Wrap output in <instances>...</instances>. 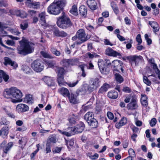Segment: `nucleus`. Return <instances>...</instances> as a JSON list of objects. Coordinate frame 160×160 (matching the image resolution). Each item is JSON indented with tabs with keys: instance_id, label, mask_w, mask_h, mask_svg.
<instances>
[{
	"instance_id": "obj_1",
	"label": "nucleus",
	"mask_w": 160,
	"mask_h": 160,
	"mask_svg": "<svg viewBox=\"0 0 160 160\" xmlns=\"http://www.w3.org/2000/svg\"><path fill=\"white\" fill-rule=\"evenodd\" d=\"M20 46L17 48L18 54L24 56L32 53L34 48V44L28 40L23 38L19 41Z\"/></svg>"
},
{
	"instance_id": "obj_2",
	"label": "nucleus",
	"mask_w": 160,
	"mask_h": 160,
	"mask_svg": "<svg viewBox=\"0 0 160 160\" xmlns=\"http://www.w3.org/2000/svg\"><path fill=\"white\" fill-rule=\"evenodd\" d=\"M67 3L66 0H54L48 7L47 12L51 14L59 15Z\"/></svg>"
},
{
	"instance_id": "obj_3",
	"label": "nucleus",
	"mask_w": 160,
	"mask_h": 160,
	"mask_svg": "<svg viewBox=\"0 0 160 160\" xmlns=\"http://www.w3.org/2000/svg\"><path fill=\"white\" fill-rule=\"evenodd\" d=\"M3 95L7 98L12 97L17 99H20L22 96L21 91L15 87H12L9 89H6L3 92Z\"/></svg>"
},
{
	"instance_id": "obj_4",
	"label": "nucleus",
	"mask_w": 160,
	"mask_h": 160,
	"mask_svg": "<svg viewBox=\"0 0 160 160\" xmlns=\"http://www.w3.org/2000/svg\"><path fill=\"white\" fill-rule=\"evenodd\" d=\"M57 23L59 27L63 29H66L72 25L70 19L64 12L62 13L61 16L57 18Z\"/></svg>"
},
{
	"instance_id": "obj_5",
	"label": "nucleus",
	"mask_w": 160,
	"mask_h": 160,
	"mask_svg": "<svg viewBox=\"0 0 160 160\" xmlns=\"http://www.w3.org/2000/svg\"><path fill=\"white\" fill-rule=\"evenodd\" d=\"M31 66L32 68L37 72H40L42 71L44 66L42 64V62L39 60H36L31 63Z\"/></svg>"
},
{
	"instance_id": "obj_6",
	"label": "nucleus",
	"mask_w": 160,
	"mask_h": 160,
	"mask_svg": "<svg viewBox=\"0 0 160 160\" xmlns=\"http://www.w3.org/2000/svg\"><path fill=\"white\" fill-rule=\"evenodd\" d=\"M79 59L77 58L64 59L62 60L63 66L67 68L71 66L77 65L79 63Z\"/></svg>"
},
{
	"instance_id": "obj_7",
	"label": "nucleus",
	"mask_w": 160,
	"mask_h": 160,
	"mask_svg": "<svg viewBox=\"0 0 160 160\" xmlns=\"http://www.w3.org/2000/svg\"><path fill=\"white\" fill-rule=\"evenodd\" d=\"M123 63L122 61L118 60H115L112 62V67L114 71L119 72L121 70L122 72H123L124 70L122 68Z\"/></svg>"
},
{
	"instance_id": "obj_8",
	"label": "nucleus",
	"mask_w": 160,
	"mask_h": 160,
	"mask_svg": "<svg viewBox=\"0 0 160 160\" xmlns=\"http://www.w3.org/2000/svg\"><path fill=\"white\" fill-rule=\"evenodd\" d=\"M98 65L101 72L103 74H107L109 73V68L101 59L99 60Z\"/></svg>"
},
{
	"instance_id": "obj_9",
	"label": "nucleus",
	"mask_w": 160,
	"mask_h": 160,
	"mask_svg": "<svg viewBox=\"0 0 160 160\" xmlns=\"http://www.w3.org/2000/svg\"><path fill=\"white\" fill-rule=\"evenodd\" d=\"M85 128V125L84 123L82 122H80L79 124L76 125L74 127L70 128L71 131L74 133L77 134L81 133L83 131Z\"/></svg>"
},
{
	"instance_id": "obj_10",
	"label": "nucleus",
	"mask_w": 160,
	"mask_h": 160,
	"mask_svg": "<svg viewBox=\"0 0 160 160\" xmlns=\"http://www.w3.org/2000/svg\"><path fill=\"white\" fill-rule=\"evenodd\" d=\"M77 35L78 36V39L81 41V42H83L87 41L88 38L85 33V31L82 29H80L77 32Z\"/></svg>"
},
{
	"instance_id": "obj_11",
	"label": "nucleus",
	"mask_w": 160,
	"mask_h": 160,
	"mask_svg": "<svg viewBox=\"0 0 160 160\" xmlns=\"http://www.w3.org/2000/svg\"><path fill=\"white\" fill-rule=\"evenodd\" d=\"M105 53L106 55L110 56L116 57L117 56L121 57V54L110 48H107L105 51Z\"/></svg>"
},
{
	"instance_id": "obj_12",
	"label": "nucleus",
	"mask_w": 160,
	"mask_h": 160,
	"mask_svg": "<svg viewBox=\"0 0 160 160\" xmlns=\"http://www.w3.org/2000/svg\"><path fill=\"white\" fill-rule=\"evenodd\" d=\"M53 34L56 37L63 38L67 36V33L63 31H60L57 28H54Z\"/></svg>"
},
{
	"instance_id": "obj_13",
	"label": "nucleus",
	"mask_w": 160,
	"mask_h": 160,
	"mask_svg": "<svg viewBox=\"0 0 160 160\" xmlns=\"http://www.w3.org/2000/svg\"><path fill=\"white\" fill-rule=\"evenodd\" d=\"M46 16L45 12H42L38 14V17L39 19V21L42 26H45L47 25L46 20Z\"/></svg>"
},
{
	"instance_id": "obj_14",
	"label": "nucleus",
	"mask_w": 160,
	"mask_h": 160,
	"mask_svg": "<svg viewBox=\"0 0 160 160\" xmlns=\"http://www.w3.org/2000/svg\"><path fill=\"white\" fill-rule=\"evenodd\" d=\"M28 109L29 107L27 105L22 103L18 104L16 107V110L18 112H25Z\"/></svg>"
},
{
	"instance_id": "obj_15",
	"label": "nucleus",
	"mask_w": 160,
	"mask_h": 160,
	"mask_svg": "<svg viewBox=\"0 0 160 160\" xmlns=\"http://www.w3.org/2000/svg\"><path fill=\"white\" fill-rule=\"evenodd\" d=\"M98 83V79H96L92 84L85 86L87 90L90 92H92L97 87Z\"/></svg>"
},
{
	"instance_id": "obj_16",
	"label": "nucleus",
	"mask_w": 160,
	"mask_h": 160,
	"mask_svg": "<svg viewBox=\"0 0 160 160\" xmlns=\"http://www.w3.org/2000/svg\"><path fill=\"white\" fill-rule=\"evenodd\" d=\"M79 119V115L77 114H72L68 119L71 125H72L76 123V121Z\"/></svg>"
},
{
	"instance_id": "obj_17",
	"label": "nucleus",
	"mask_w": 160,
	"mask_h": 160,
	"mask_svg": "<svg viewBox=\"0 0 160 160\" xmlns=\"http://www.w3.org/2000/svg\"><path fill=\"white\" fill-rule=\"evenodd\" d=\"M31 2V0H26V3H28L31 7L34 9H38L40 8V3L39 2Z\"/></svg>"
},
{
	"instance_id": "obj_18",
	"label": "nucleus",
	"mask_w": 160,
	"mask_h": 160,
	"mask_svg": "<svg viewBox=\"0 0 160 160\" xmlns=\"http://www.w3.org/2000/svg\"><path fill=\"white\" fill-rule=\"evenodd\" d=\"M4 64L7 66L8 65H10L13 67V68L16 69L18 66V64L14 61H12L9 58L6 57L5 58Z\"/></svg>"
},
{
	"instance_id": "obj_19",
	"label": "nucleus",
	"mask_w": 160,
	"mask_h": 160,
	"mask_svg": "<svg viewBox=\"0 0 160 160\" xmlns=\"http://www.w3.org/2000/svg\"><path fill=\"white\" fill-rule=\"evenodd\" d=\"M9 78V76L3 70H0V82L2 81L3 79L5 82H7Z\"/></svg>"
},
{
	"instance_id": "obj_20",
	"label": "nucleus",
	"mask_w": 160,
	"mask_h": 160,
	"mask_svg": "<svg viewBox=\"0 0 160 160\" xmlns=\"http://www.w3.org/2000/svg\"><path fill=\"white\" fill-rule=\"evenodd\" d=\"M127 122V118L125 117L122 118L119 122L115 124L116 127L119 128L125 125Z\"/></svg>"
},
{
	"instance_id": "obj_21",
	"label": "nucleus",
	"mask_w": 160,
	"mask_h": 160,
	"mask_svg": "<svg viewBox=\"0 0 160 160\" xmlns=\"http://www.w3.org/2000/svg\"><path fill=\"white\" fill-rule=\"evenodd\" d=\"M43 80L48 86H53L54 85V82L52 78L50 77L44 76L43 78Z\"/></svg>"
},
{
	"instance_id": "obj_22",
	"label": "nucleus",
	"mask_w": 160,
	"mask_h": 160,
	"mask_svg": "<svg viewBox=\"0 0 160 160\" xmlns=\"http://www.w3.org/2000/svg\"><path fill=\"white\" fill-rule=\"evenodd\" d=\"M87 2L88 6L91 10L96 9L97 3L94 0H87Z\"/></svg>"
},
{
	"instance_id": "obj_23",
	"label": "nucleus",
	"mask_w": 160,
	"mask_h": 160,
	"mask_svg": "<svg viewBox=\"0 0 160 160\" xmlns=\"http://www.w3.org/2000/svg\"><path fill=\"white\" fill-rule=\"evenodd\" d=\"M84 119L88 123V122H89L93 119H94V115L92 113L88 112L84 116Z\"/></svg>"
},
{
	"instance_id": "obj_24",
	"label": "nucleus",
	"mask_w": 160,
	"mask_h": 160,
	"mask_svg": "<svg viewBox=\"0 0 160 160\" xmlns=\"http://www.w3.org/2000/svg\"><path fill=\"white\" fill-rule=\"evenodd\" d=\"M77 96L76 95L71 93V95L68 97L70 102L72 103L76 104L78 102V100L77 98Z\"/></svg>"
},
{
	"instance_id": "obj_25",
	"label": "nucleus",
	"mask_w": 160,
	"mask_h": 160,
	"mask_svg": "<svg viewBox=\"0 0 160 160\" xmlns=\"http://www.w3.org/2000/svg\"><path fill=\"white\" fill-rule=\"evenodd\" d=\"M110 87V85L107 83H104L99 89L98 92L100 93H102L106 92L108 88Z\"/></svg>"
},
{
	"instance_id": "obj_26",
	"label": "nucleus",
	"mask_w": 160,
	"mask_h": 160,
	"mask_svg": "<svg viewBox=\"0 0 160 160\" xmlns=\"http://www.w3.org/2000/svg\"><path fill=\"white\" fill-rule=\"evenodd\" d=\"M79 12L81 15L83 16H86L87 12L86 7L84 5L81 6L79 8Z\"/></svg>"
},
{
	"instance_id": "obj_27",
	"label": "nucleus",
	"mask_w": 160,
	"mask_h": 160,
	"mask_svg": "<svg viewBox=\"0 0 160 160\" xmlns=\"http://www.w3.org/2000/svg\"><path fill=\"white\" fill-rule=\"evenodd\" d=\"M108 96L110 98L116 99L118 98V92L115 91H111L108 92Z\"/></svg>"
},
{
	"instance_id": "obj_28",
	"label": "nucleus",
	"mask_w": 160,
	"mask_h": 160,
	"mask_svg": "<svg viewBox=\"0 0 160 160\" xmlns=\"http://www.w3.org/2000/svg\"><path fill=\"white\" fill-rule=\"evenodd\" d=\"M60 93L64 97H68L70 95L68 90L66 88H62L59 90Z\"/></svg>"
},
{
	"instance_id": "obj_29",
	"label": "nucleus",
	"mask_w": 160,
	"mask_h": 160,
	"mask_svg": "<svg viewBox=\"0 0 160 160\" xmlns=\"http://www.w3.org/2000/svg\"><path fill=\"white\" fill-rule=\"evenodd\" d=\"M3 109L8 117L12 118H15V115L11 112V108L9 107H6L3 108Z\"/></svg>"
},
{
	"instance_id": "obj_30",
	"label": "nucleus",
	"mask_w": 160,
	"mask_h": 160,
	"mask_svg": "<svg viewBox=\"0 0 160 160\" xmlns=\"http://www.w3.org/2000/svg\"><path fill=\"white\" fill-rule=\"evenodd\" d=\"M9 129V126H5L2 128L1 131L2 132V135L4 138H5L8 134Z\"/></svg>"
},
{
	"instance_id": "obj_31",
	"label": "nucleus",
	"mask_w": 160,
	"mask_h": 160,
	"mask_svg": "<svg viewBox=\"0 0 160 160\" xmlns=\"http://www.w3.org/2000/svg\"><path fill=\"white\" fill-rule=\"evenodd\" d=\"M85 57L86 58H89L92 59L94 58H99L100 57V56L96 54L95 52H92V53H91L90 52H88L85 55Z\"/></svg>"
},
{
	"instance_id": "obj_32",
	"label": "nucleus",
	"mask_w": 160,
	"mask_h": 160,
	"mask_svg": "<svg viewBox=\"0 0 160 160\" xmlns=\"http://www.w3.org/2000/svg\"><path fill=\"white\" fill-rule=\"evenodd\" d=\"M24 101L28 104H32L33 103V99L32 96L31 95H27L24 99Z\"/></svg>"
},
{
	"instance_id": "obj_33",
	"label": "nucleus",
	"mask_w": 160,
	"mask_h": 160,
	"mask_svg": "<svg viewBox=\"0 0 160 160\" xmlns=\"http://www.w3.org/2000/svg\"><path fill=\"white\" fill-rule=\"evenodd\" d=\"M57 81L60 86L63 85L66 83L64 81V76H57Z\"/></svg>"
},
{
	"instance_id": "obj_34",
	"label": "nucleus",
	"mask_w": 160,
	"mask_h": 160,
	"mask_svg": "<svg viewBox=\"0 0 160 160\" xmlns=\"http://www.w3.org/2000/svg\"><path fill=\"white\" fill-rule=\"evenodd\" d=\"M73 15L77 16L78 15L77 6L75 5H73L69 11Z\"/></svg>"
},
{
	"instance_id": "obj_35",
	"label": "nucleus",
	"mask_w": 160,
	"mask_h": 160,
	"mask_svg": "<svg viewBox=\"0 0 160 160\" xmlns=\"http://www.w3.org/2000/svg\"><path fill=\"white\" fill-rule=\"evenodd\" d=\"M57 76H64L65 70L63 68L58 67L56 69Z\"/></svg>"
},
{
	"instance_id": "obj_36",
	"label": "nucleus",
	"mask_w": 160,
	"mask_h": 160,
	"mask_svg": "<svg viewBox=\"0 0 160 160\" xmlns=\"http://www.w3.org/2000/svg\"><path fill=\"white\" fill-rule=\"evenodd\" d=\"M88 125L92 128H96L98 125V121L95 119H93L88 123Z\"/></svg>"
},
{
	"instance_id": "obj_37",
	"label": "nucleus",
	"mask_w": 160,
	"mask_h": 160,
	"mask_svg": "<svg viewBox=\"0 0 160 160\" xmlns=\"http://www.w3.org/2000/svg\"><path fill=\"white\" fill-rule=\"evenodd\" d=\"M115 76L116 80L118 83H120L123 82V78L119 74L116 73L115 74Z\"/></svg>"
},
{
	"instance_id": "obj_38",
	"label": "nucleus",
	"mask_w": 160,
	"mask_h": 160,
	"mask_svg": "<svg viewBox=\"0 0 160 160\" xmlns=\"http://www.w3.org/2000/svg\"><path fill=\"white\" fill-rule=\"evenodd\" d=\"M138 107L137 103L130 102L128 104V108L130 110L136 109Z\"/></svg>"
},
{
	"instance_id": "obj_39",
	"label": "nucleus",
	"mask_w": 160,
	"mask_h": 160,
	"mask_svg": "<svg viewBox=\"0 0 160 160\" xmlns=\"http://www.w3.org/2000/svg\"><path fill=\"white\" fill-rule=\"evenodd\" d=\"M56 137L52 135L48 138L47 143H49L50 144L51 143H55L56 142Z\"/></svg>"
},
{
	"instance_id": "obj_40",
	"label": "nucleus",
	"mask_w": 160,
	"mask_h": 160,
	"mask_svg": "<svg viewBox=\"0 0 160 160\" xmlns=\"http://www.w3.org/2000/svg\"><path fill=\"white\" fill-rule=\"evenodd\" d=\"M28 22L27 21H24L20 24V28L22 30H25L28 27Z\"/></svg>"
},
{
	"instance_id": "obj_41",
	"label": "nucleus",
	"mask_w": 160,
	"mask_h": 160,
	"mask_svg": "<svg viewBox=\"0 0 160 160\" xmlns=\"http://www.w3.org/2000/svg\"><path fill=\"white\" fill-rule=\"evenodd\" d=\"M12 145L13 144L12 142L8 143L4 148L2 149L4 152L7 153L8 151L9 150L10 148L12 146Z\"/></svg>"
},
{
	"instance_id": "obj_42",
	"label": "nucleus",
	"mask_w": 160,
	"mask_h": 160,
	"mask_svg": "<svg viewBox=\"0 0 160 160\" xmlns=\"http://www.w3.org/2000/svg\"><path fill=\"white\" fill-rule=\"evenodd\" d=\"M87 92V90L85 86L82 87V88H80L77 90V93L79 94L83 95L85 94Z\"/></svg>"
},
{
	"instance_id": "obj_43",
	"label": "nucleus",
	"mask_w": 160,
	"mask_h": 160,
	"mask_svg": "<svg viewBox=\"0 0 160 160\" xmlns=\"http://www.w3.org/2000/svg\"><path fill=\"white\" fill-rule=\"evenodd\" d=\"M136 56H130L127 57V58L131 62L132 66L134 65L135 60L136 57Z\"/></svg>"
},
{
	"instance_id": "obj_44",
	"label": "nucleus",
	"mask_w": 160,
	"mask_h": 160,
	"mask_svg": "<svg viewBox=\"0 0 160 160\" xmlns=\"http://www.w3.org/2000/svg\"><path fill=\"white\" fill-rule=\"evenodd\" d=\"M46 63L49 68H52L56 64L54 61L49 60L46 61Z\"/></svg>"
},
{
	"instance_id": "obj_45",
	"label": "nucleus",
	"mask_w": 160,
	"mask_h": 160,
	"mask_svg": "<svg viewBox=\"0 0 160 160\" xmlns=\"http://www.w3.org/2000/svg\"><path fill=\"white\" fill-rule=\"evenodd\" d=\"M128 153L129 155V156H130L133 158L136 157V155L135 153V151L132 148H131L128 150Z\"/></svg>"
},
{
	"instance_id": "obj_46",
	"label": "nucleus",
	"mask_w": 160,
	"mask_h": 160,
	"mask_svg": "<svg viewBox=\"0 0 160 160\" xmlns=\"http://www.w3.org/2000/svg\"><path fill=\"white\" fill-rule=\"evenodd\" d=\"M42 55L45 58H52V57L48 53L42 51L40 52Z\"/></svg>"
},
{
	"instance_id": "obj_47",
	"label": "nucleus",
	"mask_w": 160,
	"mask_h": 160,
	"mask_svg": "<svg viewBox=\"0 0 160 160\" xmlns=\"http://www.w3.org/2000/svg\"><path fill=\"white\" fill-rule=\"evenodd\" d=\"M51 51L53 54H54L56 56H59L61 54L60 52L58 51L56 48L54 47L51 48Z\"/></svg>"
},
{
	"instance_id": "obj_48",
	"label": "nucleus",
	"mask_w": 160,
	"mask_h": 160,
	"mask_svg": "<svg viewBox=\"0 0 160 160\" xmlns=\"http://www.w3.org/2000/svg\"><path fill=\"white\" fill-rule=\"evenodd\" d=\"M142 59V57L141 56H137L135 60L134 65V66L137 65L141 61Z\"/></svg>"
},
{
	"instance_id": "obj_49",
	"label": "nucleus",
	"mask_w": 160,
	"mask_h": 160,
	"mask_svg": "<svg viewBox=\"0 0 160 160\" xmlns=\"http://www.w3.org/2000/svg\"><path fill=\"white\" fill-rule=\"evenodd\" d=\"M66 142L67 146L68 147V145L71 146H72L74 144V139L73 138L71 139L69 141H68L65 139Z\"/></svg>"
},
{
	"instance_id": "obj_50",
	"label": "nucleus",
	"mask_w": 160,
	"mask_h": 160,
	"mask_svg": "<svg viewBox=\"0 0 160 160\" xmlns=\"http://www.w3.org/2000/svg\"><path fill=\"white\" fill-rule=\"evenodd\" d=\"M111 7L116 14H118L119 12L118 8L116 4H113L111 5Z\"/></svg>"
},
{
	"instance_id": "obj_51",
	"label": "nucleus",
	"mask_w": 160,
	"mask_h": 160,
	"mask_svg": "<svg viewBox=\"0 0 160 160\" xmlns=\"http://www.w3.org/2000/svg\"><path fill=\"white\" fill-rule=\"evenodd\" d=\"M9 121H7L5 118H3L2 119V121L0 122V125H4L7 126H9Z\"/></svg>"
},
{
	"instance_id": "obj_52",
	"label": "nucleus",
	"mask_w": 160,
	"mask_h": 160,
	"mask_svg": "<svg viewBox=\"0 0 160 160\" xmlns=\"http://www.w3.org/2000/svg\"><path fill=\"white\" fill-rule=\"evenodd\" d=\"M143 81L144 83L148 86H150L151 84V82L148 80L146 76H144L143 78Z\"/></svg>"
},
{
	"instance_id": "obj_53",
	"label": "nucleus",
	"mask_w": 160,
	"mask_h": 160,
	"mask_svg": "<svg viewBox=\"0 0 160 160\" xmlns=\"http://www.w3.org/2000/svg\"><path fill=\"white\" fill-rule=\"evenodd\" d=\"M78 80H77L76 82H66V83L67 84L69 87H73L75 86L78 83Z\"/></svg>"
},
{
	"instance_id": "obj_54",
	"label": "nucleus",
	"mask_w": 160,
	"mask_h": 160,
	"mask_svg": "<svg viewBox=\"0 0 160 160\" xmlns=\"http://www.w3.org/2000/svg\"><path fill=\"white\" fill-rule=\"evenodd\" d=\"M136 40L138 43V45H140L142 42V40L141 38V36L140 34H138L136 37Z\"/></svg>"
},
{
	"instance_id": "obj_55",
	"label": "nucleus",
	"mask_w": 160,
	"mask_h": 160,
	"mask_svg": "<svg viewBox=\"0 0 160 160\" xmlns=\"http://www.w3.org/2000/svg\"><path fill=\"white\" fill-rule=\"evenodd\" d=\"M144 36L145 39L147 41L148 44V45H150L152 42V40L148 38V35L147 34H145Z\"/></svg>"
},
{
	"instance_id": "obj_56",
	"label": "nucleus",
	"mask_w": 160,
	"mask_h": 160,
	"mask_svg": "<svg viewBox=\"0 0 160 160\" xmlns=\"http://www.w3.org/2000/svg\"><path fill=\"white\" fill-rule=\"evenodd\" d=\"M88 156L91 159L95 160L98 158L99 155L97 153H96L93 155H90Z\"/></svg>"
},
{
	"instance_id": "obj_57",
	"label": "nucleus",
	"mask_w": 160,
	"mask_h": 160,
	"mask_svg": "<svg viewBox=\"0 0 160 160\" xmlns=\"http://www.w3.org/2000/svg\"><path fill=\"white\" fill-rule=\"evenodd\" d=\"M62 149V147H55L53 150V152L54 153H59Z\"/></svg>"
},
{
	"instance_id": "obj_58",
	"label": "nucleus",
	"mask_w": 160,
	"mask_h": 160,
	"mask_svg": "<svg viewBox=\"0 0 160 160\" xmlns=\"http://www.w3.org/2000/svg\"><path fill=\"white\" fill-rule=\"evenodd\" d=\"M157 120L155 118H153L151 120V122H150V124L151 127H153L156 124Z\"/></svg>"
},
{
	"instance_id": "obj_59",
	"label": "nucleus",
	"mask_w": 160,
	"mask_h": 160,
	"mask_svg": "<svg viewBox=\"0 0 160 160\" xmlns=\"http://www.w3.org/2000/svg\"><path fill=\"white\" fill-rule=\"evenodd\" d=\"M28 14L31 16L35 17L37 14V11L34 10H29L28 11Z\"/></svg>"
},
{
	"instance_id": "obj_60",
	"label": "nucleus",
	"mask_w": 160,
	"mask_h": 160,
	"mask_svg": "<svg viewBox=\"0 0 160 160\" xmlns=\"http://www.w3.org/2000/svg\"><path fill=\"white\" fill-rule=\"evenodd\" d=\"M6 44L8 45L14 46L15 44V42L13 40H8L6 41Z\"/></svg>"
},
{
	"instance_id": "obj_61",
	"label": "nucleus",
	"mask_w": 160,
	"mask_h": 160,
	"mask_svg": "<svg viewBox=\"0 0 160 160\" xmlns=\"http://www.w3.org/2000/svg\"><path fill=\"white\" fill-rule=\"evenodd\" d=\"M26 13L23 11H21L19 17L22 18H24L26 17Z\"/></svg>"
},
{
	"instance_id": "obj_62",
	"label": "nucleus",
	"mask_w": 160,
	"mask_h": 160,
	"mask_svg": "<svg viewBox=\"0 0 160 160\" xmlns=\"http://www.w3.org/2000/svg\"><path fill=\"white\" fill-rule=\"evenodd\" d=\"M123 147L124 148H126L128 145V141L127 140H125L122 142Z\"/></svg>"
},
{
	"instance_id": "obj_63",
	"label": "nucleus",
	"mask_w": 160,
	"mask_h": 160,
	"mask_svg": "<svg viewBox=\"0 0 160 160\" xmlns=\"http://www.w3.org/2000/svg\"><path fill=\"white\" fill-rule=\"evenodd\" d=\"M107 116L108 118L112 120L113 118L114 115L112 113L108 112L107 113Z\"/></svg>"
},
{
	"instance_id": "obj_64",
	"label": "nucleus",
	"mask_w": 160,
	"mask_h": 160,
	"mask_svg": "<svg viewBox=\"0 0 160 160\" xmlns=\"http://www.w3.org/2000/svg\"><path fill=\"white\" fill-rule=\"evenodd\" d=\"M124 21L126 24L129 25H130L131 24V20L129 19L128 17H126L125 18Z\"/></svg>"
}]
</instances>
